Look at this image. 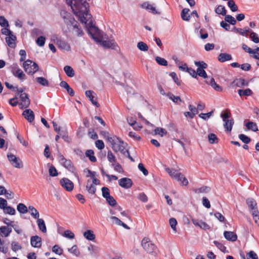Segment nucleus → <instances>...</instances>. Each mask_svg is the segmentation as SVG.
I'll return each mask as SVG.
<instances>
[{
	"instance_id": "obj_31",
	"label": "nucleus",
	"mask_w": 259,
	"mask_h": 259,
	"mask_svg": "<svg viewBox=\"0 0 259 259\" xmlns=\"http://www.w3.org/2000/svg\"><path fill=\"white\" fill-rule=\"evenodd\" d=\"M90 181L89 180L87 181V184L86 186V189L89 192V193L94 195L95 194L96 192V188L94 186V185L91 184L89 185Z\"/></svg>"
},
{
	"instance_id": "obj_36",
	"label": "nucleus",
	"mask_w": 259,
	"mask_h": 259,
	"mask_svg": "<svg viewBox=\"0 0 259 259\" xmlns=\"http://www.w3.org/2000/svg\"><path fill=\"white\" fill-rule=\"evenodd\" d=\"M215 12L218 15H222L223 16H226L227 13V10L224 6L222 5H219L215 9Z\"/></svg>"
},
{
	"instance_id": "obj_47",
	"label": "nucleus",
	"mask_w": 259,
	"mask_h": 259,
	"mask_svg": "<svg viewBox=\"0 0 259 259\" xmlns=\"http://www.w3.org/2000/svg\"><path fill=\"white\" fill-rule=\"evenodd\" d=\"M137 47L140 51L144 52L147 51L148 50V45L143 41L139 42L137 44Z\"/></svg>"
},
{
	"instance_id": "obj_28",
	"label": "nucleus",
	"mask_w": 259,
	"mask_h": 259,
	"mask_svg": "<svg viewBox=\"0 0 259 259\" xmlns=\"http://www.w3.org/2000/svg\"><path fill=\"white\" fill-rule=\"evenodd\" d=\"M37 223L38 225V227L39 229L43 233H46L47 232V228L46 226V224L45 223V221L42 219H39L38 218L37 219Z\"/></svg>"
},
{
	"instance_id": "obj_56",
	"label": "nucleus",
	"mask_w": 259,
	"mask_h": 259,
	"mask_svg": "<svg viewBox=\"0 0 259 259\" xmlns=\"http://www.w3.org/2000/svg\"><path fill=\"white\" fill-rule=\"evenodd\" d=\"M52 251L58 255L63 254V250L58 245H55L52 248Z\"/></svg>"
},
{
	"instance_id": "obj_9",
	"label": "nucleus",
	"mask_w": 259,
	"mask_h": 259,
	"mask_svg": "<svg viewBox=\"0 0 259 259\" xmlns=\"http://www.w3.org/2000/svg\"><path fill=\"white\" fill-rule=\"evenodd\" d=\"M19 97L22 102L20 105L21 106L20 108L23 109L24 108H27L28 107L30 104V100L29 98L28 94L27 93H24L23 94L20 95Z\"/></svg>"
},
{
	"instance_id": "obj_52",
	"label": "nucleus",
	"mask_w": 259,
	"mask_h": 259,
	"mask_svg": "<svg viewBox=\"0 0 259 259\" xmlns=\"http://www.w3.org/2000/svg\"><path fill=\"white\" fill-rule=\"evenodd\" d=\"M154 133L155 135H159L161 137H163L164 135H165L167 134L166 131L161 127H156L154 130Z\"/></svg>"
},
{
	"instance_id": "obj_8",
	"label": "nucleus",
	"mask_w": 259,
	"mask_h": 259,
	"mask_svg": "<svg viewBox=\"0 0 259 259\" xmlns=\"http://www.w3.org/2000/svg\"><path fill=\"white\" fill-rule=\"evenodd\" d=\"M117 140L118 144L115 147V150H113L115 152L120 151L123 155L125 154V151L127 150L125 149L127 144L124 143L120 138L119 137H116Z\"/></svg>"
},
{
	"instance_id": "obj_49",
	"label": "nucleus",
	"mask_w": 259,
	"mask_h": 259,
	"mask_svg": "<svg viewBox=\"0 0 259 259\" xmlns=\"http://www.w3.org/2000/svg\"><path fill=\"white\" fill-rule=\"evenodd\" d=\"M11 248L13 251L16 252L19 250H21L22 246L18 242L13 241L11 243Z\"/></svg>"
},
{
	"instance_id": "obj_1",
	"label": "nucleus",
	"mask_w": 259,
	"mask_h": 259,
	"mask_svg": "<svg viewBox=\"0 0 259 259\" xmlns=\"http://www.w3.org/2000/svg\"><path fill=\"white\" fill-rule=\"evenodd\" d=\"M67 5L70 6L74 14L81 23L87 24L91 15L89 14V5L86 0H66Z\"/></svg>"
},
{
	"instance_id": "obj_4",
	"label": "nucleus",
	"mask_w": 259,
	"mask_h": 259,
	"mask_svg": "<svg viewBox=\"0 0 259 259\" xmlns=\"http://www.w3.org/2000/svg\"><path fill=\"white\" fill-rule=\"evenodd\" d=\"M141 245L143 249L148 253H152L156 249V245L148 237H144L141 241Z\"/></svg>"
},
{
	"instance_id": "obj_10",
	"label": "nucleus",
	"mask_w": 259,
	"mask_h": 259,
	"mask_svg": "<svg viewBox=\"0 0 259 259\" xmlns=\"http://www.w3.org/2000/svg\"><path fill=\"white\" fill-rule=\"evenodd\" d=\"M101 38V41L99 42L104 48L111 49L115 50V48L117 47V43L114 40H102V38Z\"/></svg>"
},
{
	"instance_id": "obj_21",
	"label": "nucleus",
	"mask_w": 259,
	"mask_h": 259,
	"mask_svg": "<svg viewBox=\"0 0 259 259\" xmlns=\"http://www.w3.org/2000/svg\"><path fill=\"white\" fill-rule=\"evenodd\" d=\"M246 202L248 207L252 210V212L258 210L256 206V202L254 199L248 198L246 199Z\"/></svg>"
},
{
	"instance_id": "obj_33",
	"label": "nucleus",
	"mask_w": 259,
	"mask_h": 259,
	"mask_svg": "<svg viewBox=\"0 0 259 259\" xmlns=\"http://www.w3.org/2000/svg\"><path fill=\"white\" fill-rule=\"evenodd\" d=\"M84 237L88 240L93 241L95 239V235L93 231L88 230L83 233Z\"/></svg>"
},
{
	"instance_id": "obj_5",
	"label": "nucleus",
	"mask_w": 259,
	"mask_h": 259,
	"mask_svg": "<svg viewBox=\"0 0 259 259\" xmlns=\"http://www.w3.org/2000/svg\"><path fill=\"white\" fill-rule=\"evenodd\" d=\"M59 161L61 165L72 173H75L76 169L70 159H66L63 155H59Z\"/></svg>"
},
{
	"instance_id": "obj_22",
	"label": "nucleus",
	"mask_w": 259,
	"mask_h": 259,
	"mask_svg": "<svg viewBox=\"0 0 259 259\" xmlns=\"http://www.w3.org/2000/svg\"><path fill=\"white\" fill-rule=\"evenodd\" d=\"M218 59L220 62L223 63L232 60V57L230 54L226 53H221L218 56Z\"/></svg>"
},
{
	"instance_id": "obj_58",
	"label": "nucleus",
	"mask_w": 259,
	"mask_h": 259,
	"mask_svg": "<svg viewBox=\"0 0 259 259\" xmlns=\"http://www.w3.org/2000/svg\"><path fill=\"white\" fill-rule=\"evenodd\" d=\"M239 138L245 144H248L251 141V139L244 134H240Z\"/></svg>"
},
{
	"instance_id": "obj_11",
	"label": "nucleus",
	"mask_w": 259,
	"mask_h": 259,
	"mask_svg": "<svg viewBox=\"0 0 259 259\" xmlns=\"http://www.w3.org/2000/svg\"><path fill=\"white\" fill-rule=\"evenodd\" d=\"M119 185L125 189L130 188L133 185L132 180L128 178H123L118 180Z\"/></svg>"
},
{
	"instance_id": "obj_50",
	"label": "nucleus",
	"mask_w": 259,
	"mask_h": 259,
	"mask_svg": "<svg viewBox=\"0 0 259 259\" xmlns=\"http://www.w3.org/2000/svg\"><path fill=\"white\" fill-rule=\"evenodd\" d=\"M195 65L198 67L197 68H199L200 69H206L208 67L207 64L203 61H195Z\"/></svg>"
},
{
	"instance_id": "obj_53",
	"label": "nucleus",
	"mask_w": 259,
	"mask_h": 259,
	"mask_svg": "<svg viewBox=\"0 0 259 259\" xmlns=\"http://www.w3.org/2000/svg\"><path fill=\"white\" fill-rule=\"evenodd\" d=\"M101 191L102 193V196L104 198L106 199L111 196L110 194V190L108 188L106 187H103L101 188Z\"/></svg>"
},
{
	"instance_id": "obj_64",
	"label": "nucleus",
	"mask_w": 259,
	"mask_h": 259,
	"mask_svg": "<svg viewBox=\"0 0 259 259\" xmlns=\"http://www.w3.org/2000/svg\"><path fill=\"white\" fill-rule=\"evenodd\" d=\"M252 214L253 217L255 224H256L259 227V212L258 210L253 211Z\"/></svg>"
},
{
	"instance_id": "obj_46",
	"label": "nucleus",
	"mask_w": 259,
	"mask_h": 259,
	"mask_svg": "<svg viewBox=\"0 0 259 259\" xmlns=\"http://www.w3.org/2000/svg\"><path fill=\"white\" fill-rule=\"evenodd\" d=\"M28 208L31 211V215L34 218L38 219V218H39V212L35 208H34L33 206H29Z\"/></svg>"
},
{
	"instance_id": "obj_40",
	"label": "nucleus",
	"mask_w": 259,
	"mask_h": 259,
	"mask_svg": "<svg viewBox=\"0 0 259 259\" xmlns=\"http://www.w3.org/2000/svg\"><path fill=\"white\" fill-rule=\"evenodd\" d=\"M225 21L229 24L234 25L236 24V20L231 15H226L225 17Z\"/></svg>"
},
{
	"instance_id": "obj_30",
	"label": "nucleus",
	"mask_w": 259,
	"mask_h": 259,
	"mask_svg": "<svg viewBox=\"0 0 259 259\" xmlns=\"http://www.w3.org/2000/svg\"><path fill=\"white\" fill-rule=\"evenodd\" d=\"M57 45L59 48L67 51L70 50V46L69 44L65 41L57 40Z\"/></svg>"
},
{
	"instance_id": "obj_42",
	"label": "nucleus",
	"mask_w": 259,
	"mask_h": 259,
	"mask_svg": "<svg viewBox=\"0 0 259 259\" xmlns=\"http://www.w3.org/2000/svg\"><path fill=\"white\" fill-rule=\"evenodd\" d=\"M238 93L240 96H250L252 94V91L249 89H247L246 90H242L240 89L238 90Z\"/></svg>"
},
{
	"instance_id": "obj_19",
	"label": "nucleus",
	"mask_w": 259,
	"mask_h": 259,
	"mask_svg": "<svg viewBox=\"0 0 259 259\" xmlns=\"http://www.w3.org/2000/svg\"><path fill=\"white\" fill-rule=\"evenodd\" d=\"M12 72L14 76L18 77L21 80L26 79V75L21 69L18 68L16 70H15L13 68Z\"/></svg>"
},
{
	"instance_id": "obj_34",
	"label": "nucleus",
	"mask_w": 259,
	"mask_h": 259,
	"mask_svg": "<svg viewBox=\"0 0 259 259\" xmlns=\"http://www.w3.org/2000/svg\"><path fill=\"white\" fill-rule=\"evenodd\" d=\"M190 10L187 8L183 9L181 12L182 19L184 21H188L190 20V16L188 14Z\"/></svg>"
},
{
	"instance_id": "obj_14",
	"label": "nucleus",
	"mask_w": 259,
	"mask_h": 259,
	"mask_svg": "<svg viewBox=\"0 0 259 259\" xmlns=\"http://www.w3.org/2000/svg\"><path fill=\"white\" fill-rule=\"evenodd\" d=\"M61 15L64 19V22L66 25H69V22H74V18L71 15L66 11H63L61 13Z\"/></svg>"
},
{
	"instance_id": "obj_48",
	"label": "nucleus",
	"mask_w": 259,
	"mask_h": 259,
	"mask_svg": "<svg viewBox=\"0 0 259 259\" xmlns=\"http://www.w3.org/2000/svg\"><path fill=\"white\" fill-rule=\"evenodd\" d=\"M155 61L160 65L166 66L167 65V61L164 58L157 56L155 57Z\"/></svg>"
},
{
	"instance_id": "obj_18",
	"label": "nucleus",
	"mask_w": 259,
	"mask_h": 259,
	"mask_svg": "<svg viewBox=\"0 0 259 259\" xmlns=\"http://www.w3.org/2000/svg\"><path fill=\"white\" fill-rule=\"evenodd\" d=\"M17 40L16 35L13 34L6 37V41L8 46L11 48H15L16 46L15 41Z\"/></svg>"
},
{
	"instance_id": "obj_26",
	"label": "nucleus",
	"mask_w": 259,
	"mask_h": 259,
	"mask_svg": "<svg viewBox=\"0 0 259 259\" xmlns=\"http://www.w3.org/2000/svg\"><path fill=\"white\" fill-rule=\"evenodd\" d=\"M224 123V127L227 131H231L233 125L234 123V121L233 118H231L230 119L225 120V121H223Z\"/></svg>"
},
{
	"instance_id": "obj_7",
	"label": "nucleus",
	"mask_w": 259,
	"mask_h": 259,
	"mask_svg": "<svg viewBox=\"0 0 259 259\" xmlns=\"http://www.w3.org/2000/svg\"><path fill=\"white\" fill-rule=\"evenodd\" d=\"M60 185L66 191L70 192L74 188V184L69 179L64 178L60 180Z\"/></svg>"
},
{
	"instance_id": "obj_55",
	"label": "nucleus",
	"mask_w": 259,
	"mask_h": 259,
	"mask_svg": "<svg viewBox=\"0 0 259 259\" xmlns=\"http://www.w3.org/2000/svg\"><path fill=\"white\" fill-rule=\"evenodd\" d=\"M49 173L51 177H56L58 173L55 167L52 165L49 169Z\"/></svg>"
},
{
	"instance_id": "obj_13",
	"label": "nucleus",
	"mask_w": 259,
	"mask_h": 259,
	"mask_svg": "<svg viewBox=\"0 0 259 259\" xmlns=\"http://www.w3.org/2000/svg\"><path fill=\"white\" fill-rule=\"evenodd\" d=\"M41 238L37 235L33 236L30 238L31 245L35 248H40L41 246Z\"/></svg>"
},
{
	"instance_id": "obj_60",
	"label": "nucleus",
	"mask_w": 259,
	"mask_h": 259,
	"mask_svg": "<svg viewBox=\"0 0 259 259\" xmlns=\"http://www.w3.org/2000/svg\"><path fill=\"white\" fill-rule=\"evenodd\" d=\"M46 38L43 36H39L36 40V44L39 47H43L45 45Z\"/></svg>"
},
{
	"instance_id": "obj_6",
	"label": "nucleus",
	"mask_w": 259,
	"mask_h": 259,
	"mask_svg": "<svg viewBox=\"0 0 259 259\" xmlns=\"http://www.w3.org/2000/svg\"><path fill=\"white\" fill-rule=\"evenodd\" d=\"M7 157L14 167L19 168L22 167L23 164L21 160L15 155L10 153L8 154Z\"/></svg>"
},
{
	"instance_id": "obj_61",
	"label": "nucleus",
	"mask_w": 259,
	"mask_h": 259,
	"mask_svg": "<svg viewBox=\"0 0 259 259\" xmlns=\"http://www.w3.org/2000/svg\"><path fill=\"white\" fill-rule=\"evenodd\" d=\"M5 213H8L10 215H14L16 213V210L14 208L11 206H8L5 210H4Z\"/></svg>"
},
{
	"instance_id": "obj_45",
	"label": "nucleus",
	"mask_w": 259,
	"mask_h": 259,
	"mask_svg": "<svg viewBox=\"0 0 259 259\" xmlns=\"http://www.w3.org/2000/svg\"><path fill=\"white\" fill-rule=\"evenodd\" d=\"M231 116V114L230 112V110L229 109H226V112L224 111L222 112L221 114V117L223 119V121H225V120L229 119Z\"/></svg>"
},
{
	"instance_id": "obj_59",
	"label": "nucleus",
	"mask_w": 259,
	"mask_h": 259,
	"mask_svg": "<svg viewBox=\"0 0 259 259\" xmlns=\"http://www.w3.org/2000/svg\"><path fill=\"white\" fill-rule=\"evenodd\" d=\"M168 96L174 103H178L179 102H182V100L180 96H175L171 93L168 94Z\"/></svg>"
},
{
	"instance_id": "obj_43",
	"label": "nucleus",
	"mask_w": 259,
	"mask_h": 259,
	"mask_svg": "<svg viewBox=\"0 0 259 259\" xmlns=\"http://www.w3.org/2000/svg\"><path fill=\"white\" fill-rule=\"evenodd\" d=\"M17 209L20 213H25L28 212L27 207L25 204L22 203L18 204Z\"/></svg>"
},
{
	"instance_id": "obj_38",
	"label": "nucleus",
	"mask_w": 259,
	"mask_h": 259,
	"mask_svg": "<svg viewBox=\"0 0 259 259\" xmlns=\"http://www.w3.org/2000/svg\"><path fill=\"white\" fill-rule=\"evenodd\" d=\"M213 244L216 246V247L219 249L221 251L224 253H229L228 250H227L226 247L223 244L218 242V241L214 240L213 241Z\"/></svg>"
},
{
	"instance_id": "obj_51",
	"label": "nucleus",
	"mask_w": 259,
	"mask_h": 259,
	"mask_svg": "<svg viewBox=\"0 0 259 259\" xmlns=\"http://www.w3.org/2000/svg\"><path fill=\"white\" fill-rule=\"evenodd\" d=\"M68 251L73 253L76 256H78L80 254V251L78 249L77 246L76 245H74L71 248H68Z\"/></svg>"
},
{
	"instance_id": "obj_37",
	"label": "nucleus",
	"mask_w": 259,
	"mask_h": 259,
	"mask_svg": "<svg viewBox=\"0 0 259 259\" xmlns=\"http://www.w3.org/2000/svg\"><path fill=\"white\" fill-rule=\"evenodd\" d=\"M245 126L248 130H251L253 132L258 131V127L256 123L252 121H248L245 124Z\"/></svg>"
},
{
	"instance_id": "obj_15",
	"label": "nucleus",
	"mask_w": 259,
	"mask_h": 259,
	"mask_svg": "<svg viewBox=\"0 0 259 259\" xmlns=\"http://www.w3.org/2000/svg\"><path fill=\"white\" fill-rule=\"evenodd\" d=\"M22 115L29 122H32L34 119V114L31 109L25 110L22 113Z\"/></svg>"
},
{
	"instance_id": "obj_29",
	"label": "nucleus",
	"mask_w": 259,
	"mask_h": 259,
	"mask_svg": "<svg viewBox=\"0 0 259 259\" xmlns=\"http://www.w3.org/2000/svg\"><path fill=\"white\" fill-rule=\"evenodd\" d=\"M166 171L169 175V176L172 178L176 179L178 177V175H180V172L178 170L174 168H170L167 167L165 168Z\"/></svg>"
},
{
	"instance_id": "obj_12",
	"label": "nucleus",
	"mask_w": 259,
	"mask_h": 259,
	"mask_svg": "<svg viewBox=\"0 0 259 259\" xmlns=\"http://www.w3.org/2000/svg\"><path fill=\"white\" fill-rule=\"evenodd\" d=\"M85 94L86 97L94 105L96 106L97 107H100V104L96 101L97 97L94 95V94L96 95L94 91L91 90L87 91Z\"/></svg>"
},
{
	"instance_id": "obj_35",
	"label": "nucleus",
	"mask_w": 259,
	"mask_h": 259,
	"mask_svg": "<svg viewBox=\"0 0 259 259\" xmlns=\"http://www.w3.org/2000/svg\"><path fill=\"white\" fill-rule=\"evenodd\" d=\"M85 156L88 157L92 162H95L97 161L96 157L94 156V152L93 150H87L85 152Z\"/></svg>"
},
{
	"instance_id": "obj_17",
	"label": "nucleus",
	"mask_w": 259,
	"mask_h": 259,
	"mask_svg": "<svg viewBox=\"0 0 259 259\" xmlns=\"http://www.w3.org/2000/svg\"><path fill=\"white\" fill-rule=\"evenodd\" d=\"M224 236L226 239L228 241L234 242L237 239V235L236 234L231 231H225Z\"/></svg>"
},
{
	"instance_id": "obj_27",
	"label": "nucleus",
	"mask_w": 259,
	"mask_h": 259,
	"mask_svg": "<svg viewBox=\"0 0 259 259\" xmlns=\"http://www.w3.org/2000/svg\"><path fill=\"white\" fill-rule=\"evenodd\" d=\"M179 182H180V185L182 186H187L188 184V181L187 178L182 174L180 173L178 177L176 179Z\"/></svg>"
},
{
	"instance_id": "obj_20",
	"label": "nucleus",
	"mask_w": 259,
	"mask_h": 259,
	"mask_svg": "<svg viewBox=\"0 0 259 259\" xmlns=\"http://www.w3.org/2000/svg\"><path fill=\"white\" fill-rule=\"evenodd\" d=\"M5 194L6 197L8 199H13L14 197V194L12 191L8 192L3 186L0 185V195Z\"/></svg>"
},
{
	"instance_id": "obj_16",
	"label": "nucleus",
	"mask_w": 259,
	"mask_h": 259,
	"mask_svg": "<svg viewBox=\"0 0 259 259\" xmlns=\"http://www.w3.org/2000/svg\"><path fill=\"white\" fill-rule=\"evenodd\" d=\"M233 87L237 86L239 88H243L244 86H248V82L242 78H236L231 83Z\"/></svg>"
},
{
	"instance_id": "obj_24",
	"label": "nucleus",
	"mask_w": 259,
	"mask_h": 259,
	"mask_svg": "<svg viewBox=\"0 0 259 259\" xmlns=\"http://www.w3.org/2000/svg\"><path fill=\"white\" fill-rule=\"evenodd\" d=\"M211 189L208 186H202L199 188L193 189V191L195 193H206L210 191Z\"/></svg>"
},
{
	"instance_id": "obj_54",
	"label": "nucleus",
	"mask_w": 259,
	"mask_h": 259,
	"mask_svg": "<svg viewBox=\"0 0 259 259\" xmlns=\"http://www.w3.org/2000/svg\"><path fill=\"white\" fill-rule=\"evenodd\" d=\"M4 230H6L5 237H8L12 232V228L8 226H2L0 227V233H4Z\"/></svg>"
},
{
	"instance_id": "obj_25",
	"label": "nucleus",
	"mask_w": 259,
	"mask_h": 259,
	"mask_svg": "<svg viewBox=\"0 0 259 259\" xmlns=\"http://www.w3.org/2000/svg\"><path fill=\"white\" fill-rule=\"evenodd\" d=\"M141 7L143 9H145L146 10H151L152 11V13L154 14H159V13H158L155 8L153 6H152V5L149 4L148 2H145L142 5H141Z\"/></svg>"
},
{
	"instance_id": "obj_41",
	"label": "nucleus",
	"mask_w": 259,
	"mask_h": 259,
	"mask_svg": "<svg viewBox=\"0 0 259 259\" xmlns=\"http://www.w3.org/2000/svg\"><path fill=\"white\" fill-rule=\"evenodd\" d=\"M36 81L44 87H48L49 85L48 80L43 77H38L36 78Z\"/></svg>"
},
{
	"instance_id": "obj_57",
	"label": "nucleus",
	"mask_w": 259,
	"mask_h": 259,
	"mask_svg": "<svg viewBox=\"0 0 259 259\" xmlns=\"http://www.w3.org/2000/svg\"><path fill=\"white\" fill-rule=\"evenodd\" d=\"M0 25L3 27H8L9 26L8 21L4 16H0Z\"/></svg>"
},
{
	"instance_id": "obj_63",
	"label": "nucleus",
	"mask_w": 259,
	"mask_h": 259,
	"mask_svg": "<svg viewBox=\"0 0 259 259\" xmlns=\"http://www.w3.org/2000/svg\"><path fill=\"white\" fill-rule=\"evenodd\" d=\"M247 259H258L257 255L253 251H250L246 254Z\"/></svg>"
},
{
	"instance_id": "obj_23",
	"label": "nucleus",
	"mask_w": 259,
	"mask_h": 259,
	"mask_svg": "<svg viewBox=\"0 0 259 259\" xmlns=\"http://www.w3.org/2000/svg\"><path fill=\"white\" fill-rule=\"evenodd\" d=\"M88 250L92 256H97L99 254L100 249L99 247L91 244L88 246Z\"/></svg>"
},
{
	"instance_id": "obj_3",
	"label": "nucleus",
	"mask_w": 259,
	"mask_h": 259,
	"mask_svg": "<svg viewBox=\"0 0 259 259\" xmlns=\"http://www.w3.org/2000/svg\"><path fill=\"white\" fill-rule=\"evenodd\" d=\"M87 30L88 34L96 42L101 41V38L95 36V34L99 35L100 33V29L93 25L92 21L89 22L87 26Z\"/></svg>"
},
{
	"instance_id": "obj_39",
	"label": "nucleus",
	"mask_w": 259,
	"mask_h": 259,
	"mask_svg": "<svg viewBox=\"0 0 259 259\" xmlns=\"http://www.w3.org/2000/svg\"><path fill=\"white\" fill-rule=\"evenodd\" d=\"M208 141L210 144L218 143L219 142V139L217 136L213 133L209 134L208 135Z\"/></svg>"
},
{
	"instance_id": "obj_44",
	"label": "nucleus",
	"mask_w": 259,
	"mask_h": 259,
	"mask_svg": "<svg viewBox=\"0 0 259 259\" xmlns=\"http://www.w3.org/2000/svg\"><path fill=\"white\" fill-rule=\"evenodd\" d=\"M228 6L230 8L231 10L234 12L238 11V6L235 4L234 0H228Z\"/></svg>"
},
{
	"instance_id": "obj_2",
	"label": "nucleus",
	"mask_w": 259,
	"mask_h": 259,
	"mask_svg": "<svg viewBox=\"0 0 259 259\" xmlns=\"http://www.w3.org/2000/svg\"><path fill=\"white\" fill-rule=\"evenodd\" d=\"M23 66L25 71L29 75H33L39 69L37 63L29 59L24 61Z\"/></svg>"
},
{
	"instance_id": "obj_62",
	"label": "nucleus",
	"mask_w": 259,
	"mask_h": 259,
	"mask_svg": "<svg viewBox=\"0 0 259 259\" xmlns=\"http://www.w3.org/2000/svg\"><path fill=\"white\" fill-rule=\"evenodd\" d=\"M250 38L254 43L257 44L259 42V37L258 35L253 31L251 32L250 33Z\"/></svg>"
},
{
	"instance_id": "obj_32",
	"label": "nucleus",
	"mask_w": 259,
	"mask_h": 259,
	"mask_svg": "<svg viewBox=\"0 0 259 259\" xmlns=\"http://www.w3.org/2000/svg\"><path fill=\"white\" fill-rule=\"evenodd\" d=\"M64 70L66 74L69 77H72L75 75V72L73 69L70 66H65L64 67Z\"/></svg>"
}]
</instances>
